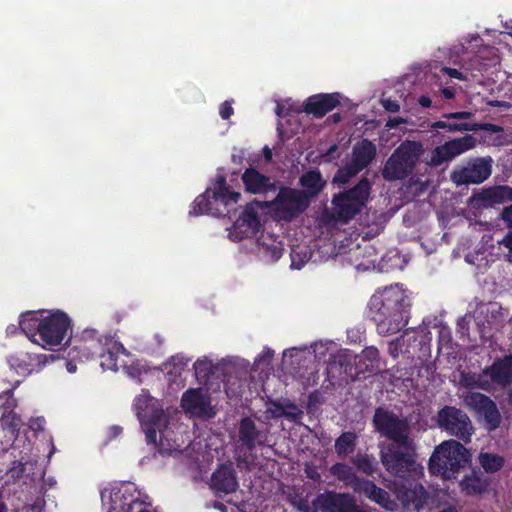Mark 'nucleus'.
<instances>
[{
	"label": "nucleus",
	"instance_id": "obj_1",
	"mask_svg": "<svg viewBox=\"0 0 512 512\" xmlns=\"http://www.w3.org/2000/svg\"><path fill=\"white\" fill-rule=\"evenodd\" d=\"M412 301L403 284L395 283L378 288L368 302V317L378 334L393 335L408 325Z\"/></svg>",
	"mask_w": 512,
	"mask_h": 512
},
{
	"label": "nucleus",
	"instance_id": "obj_2",
	"mask_svg": "<svg viewBox=\"0 0 512 512\" xmlns=\"http://www.w3.org/2000/svg\"><path fill=\"white\" fill-rule=\"evenodd\" d=\"M380 457L386 471L400 479L420 478L424 475V468L417 461L416 443L413 438L388 443L382 448Z\"/></svg>",
	"mask_w": 512,
	"mask_h": 512
},
{
	"label": "nucleus",
	"instance_id": "obj_3",
	"mask_svg": "<svg viewBox=\"0 0 512 512\" xmlns=\"http://www.w3.org/2000/svg\"><path fill=\"white\" fill-rule=\"evenodd\" d=\"M240 197L241 194L239 192L230 190L225 176L219 175L212 193L210 189H207L204 193L197 196L191 205L189 215L199 216L202 214H210L217 217H224L230 213L232 208L229 207L236 204Z\"/></svg>",
	"mask_w": 512,
	"mask_h": 512
},
{
	"label": "nucleus",
	"instance_id": "obj_4",
	"mask_svg": "<svg viewBox=\"0 0 512 512\" xmlns=\"http://www.w3.org/2000/svg\"><path fill=\"white\" fill-rule=\"evenodd\" d=\"M471 463L469 450L457 440H447L438 445L429 459V471L451 479L455 473Z\"/></svg>",
	"mask_w": 512,
	"mask_h": 512
},
{
	"label": "nucleus",
	"instance_id": "obj_5",
	"mask_svg": "<svg viewBox=\"0 0 512 512\" xmlns=\"http://www.w3.org/2000/svg\"><path fill=\"white\" fill-rule=\"evenodd\" d=\"M423 153L420 142L406 140L387 159L381 174L387 181L403 180L411 175Z\"/></svg>",
	"mask_w": 512,
	"mask_h": 512
},
{
	"label": "nucleus",
	"instance_id": "obj_6",
	"mask_svg": "<svg viewBox=\"0 0 512 512\" xmlns=\"http://www.w3.org/2000/svg\"><path fill=\"white\" fill-rule=\"evenodd\" d=\"M371 183L363 177L352 188L335 194L332 198L336 219L344 223L361 212L369 198Z\"/></svg>",
	"mask_w": 512,
	"mask_h": 512
},
{
	"label": "nucleus",
	"instance_id": "obj_7",
	"mask_svg": "<svg viewBox=\"0 0 512 512\" xmlns=\"http://www.w3.org/2000/svg\"><path fill=\"white\" fill-rule=\"evenodd\" d=\"M437 427L465 444L471 442L474 426L465 411L455 406L445 405L434 417Z\"/></svg>",
	"mask_w": 512,
	"mask_h": 512
},
{
	"label": "nucleus",
	"instance_id": "obj_8",
	"mask_svg": "<svg viewBox=\"0 0 512 512\" xmlns=\"http://www.w3.org/2000/svg\"><path fill=\"white\" fill-rule=\"evenodd\" d=\"M133 408L145 433L147 443L156 445L157 431H160L164 417L163 409L158 401L147 393L134 399Z\"/></svg>",
	"mask_w": 512,
	"mask_h": 512
},
{
	"label": "nucleus",
	"instance_id": "obj_9",
	"mask_svg": "<svg viewBox=\"0 0 512 512\" xmlns=\"http://www.w3.org/2000/svg\"><path fill=\"white\" fill-rule=\"evenodd\" d=\"M372 422L375 431L389 439V443H397L412 438L409 421L400 418L396 413L384 407L375 409Z\"/></svg>",
	"mask_w": 512,
	"mask_h": 512
},
{
	"label": "nucleus",
	"instance_id": "obj_10",
	"mask_svg": "<svg viewBox=\"0 0 512 512\" xmlns=\"http://www.w3.org/2000/svg\"><path fill=\"white\" fill-rule=\"evenodd\" d=\"M419 478H406L394 483V494L404 509L413 512L422 510L428 502L429 493L418 482Z\"/></svg>",
	"mask_w": 512,
	"mask_h": 512
},
{
	"label": "nucleus",
	"instance_id": "obj_11",
	"mask_svg": "<svg viewBox=\"0 0 512 512\" xmlns=\"http://www.w3.org/2000/svg\"><path fill=\"white\" fill-rule=\"evenodd\" d=\"M463 403L468 409L483 417L489 431H494L500 426L501 414L489 396L480 392H467L463 395Z\"/></svg>",
	"mask_w": 512,
	"mask_h": 512
},
{
	"label": "nucleus",
	"instance_id": "obj_12",
	"mask_svg": "<svg viewBox=\"0 0 512 512\" xmlns=\"http://www.w3.org/2000/svg\"><path fill=\"white\" fill-rule=\"evenodd\" d=\"M41 340L47 346H57L67 336L71 330V319L60 310L50 312L44 317V323L41 326Z\"/></svg>",
	"mask_w": 512,
	"mask_h": 512
},
{
	"label": "nucleus",
	"instance_id": "obj_13",
	"mask_svg": "<svg viewBox=\"0 0 512 512\" xmlns=\"http://www.w3.org/2000/svg\"><path fill=\"white\" fill-rule=\"evenodd\" d=\"M484 377H489L493 384L506 387L512 384V354L497 357L490 366L482 370L479 376L477 386L483 390H488L490 383Z\"/></svg>",
	"mask_w": 512,
	"mask_h": 512
},
{
	"label": "nucleus",
	"instance_id": "obj_14",
	"mask_svg": "<svg viewBox=\"0 0 512 512\" xmlns=\"http://www.w3.org/2000/svg\"><path fill=\"white\" fill-rule=\"evenodd\" d=\"M476 146V139L472 135H465L446 141L444 144L434 148L428 165L438 167L453 160L455 157L473 149Z\"/></svg>",
	"mask_w": 512,
	"mask_h": 512
},
{
	"label": "nucleus",
	"instance_id": "obj_15",
	"mask_svg": "<svg viewBox=\"0 0 512 512\" xmlns=\"http://www.w3.org/2000/svg\"><path fill=\"white\" fill-rule=\"evenodd\" d=\"M106 337V335H100L95 329H85L75 339V345L72 347L69 355L81 361L95 359L98 355H103Z\"/></svg>",
	"mask_w": 512,
	"mask_h": 512
},
{
	"label": "nucleus",
	"instance_id": "obj_16",
	"mask_svg": "<svg viewBox=\"0 0 512 512\" xmlns=\"http://www.w3.org/2000/svg\"><path fill=\"white\" fill-rule=\"evenodd\" d=\"M310 200L311 198L305 191L284 187L279 190L274 202L286 214V218L292 219L309 207Z\"/></svg>",
	"mask_w": 512,
	"mask_h": 512
},
{
	"label": "nucleus",
	"instance_id": "obj_17",
	"mask_svg": "<svg viewBox=\"0 0 512 512\" xmlns=\"http://www.w3.org/2000/svg\"><path fill=\"white\" fill-rule=\"evenodd\" d=\"M512 202V187L508 185H494L474 192L470 203L477 209H488L496 205Z\"/></svg>",
	"mask_w": 512,
	"mask_h": 512
},
{
	"label": "nucleus",
	"instance_id": "obj_18",
	"mask_svg": "<svg viewBox=\"0 0 512 512\" xmlns=\"http://www.w3.org/2000/svg\"><path fill=\"white\" fill-rule=\"evenodd\" d=\"M492 160L480 158L469 166L453 171L451 179L456 185L480 184L492 173Z\"/></svg>",
	"mask_w": 512,
	"mask_h": 512
},
{
	"label": "nucleus",
	"instance_id": "obj_19",
	"mask_svg": "<svg viewBox=\"0 0 512 512\" xmlns=\"http://www.w3.org/2000/svg\"><path fill=\"white\" fill-rule=\"evenodd\" d=\"M260 228L261 223L257 211L252 206L247 205L229 230V236L235 241H241L255 236Z\"/></svg>",
	"mask_w": 512,
	"mask_h": 512
},
{
	"label": "nucleus",
	"instance_id": "obj_20",
	"mask_svg": "<svg viewBox=\"0 0 512 512\" xmlns=\"http://www.w3.org/2000/svg\"><path fill=\"white\" fill-rule=\"evenodd\" d=\"M354 490L387 511L394 512L398 509V504L391 497L390 493L378 487L372 480H358L355 483Z\"/></svg>",
	"mask_w": 512,
	"mask_h": 512
},
{
	"label": "nucleus",
	"instance_id": "obj_21",
	"mask_svg": "<svg viewBox=\"0 0 512 512\" xmlns=\"http://www.w3.org/2000/svg\"><path fill=\"white\" fill-rule=\"evenodd\" d=\"M267 440L266 434L257 428L251 417H243L238 424V442L247 451L252 452L258 446L262 447Z\"/></svg>",
	"mask_w": 512,
	"mask_h": 512
},
{
	"label": "nucleus",
	"instance_id": "obj_22",
	"mask_svg": "<svg viewBox=\"0 0 512 512\" xmlns=\"http://www.w3.org/2000/svg\"><path fill=\"white\" fill-rule=\"evenodd\" d=\"M210 487L217 494H230L235 492L238 487L236 471L231 464H221L212 473Z\"/></svg>",
	"mask_w": 512,
	"mask_h": 512
},
{
	"label": "nucleus",
	"instance_id": "obj_23",
	"mask_svg": "<svg viewBox=\"0 0 512 512\" xmlns=\"http://www.w3.org/2000/svg\"><path fill=\"white\" fill-rule=\"evenodd\" d=\"M241 179L245 190L252 194L265 195L277 189L276 183L271 177L260 173L253 167L245 169Z\"/></svg>",
	"mask_w": 512,
	"mask_h": 512
},
{
	"label": "nucleus",
	"instance_id": "obj_24",
	"mask_svg": "<svg viewBox=\"0 0 512 512\" xmlns=\"http://www.w3.org/2000/svg\"><path fill=\"white\" fill-rule=\"evenodd\" d=\"M323 512H355L358 505L347 493L327 492L318 497Z\"/></svg>",
	"mask_w": 512,
	"mask_h": 512
},
{
	"label": "nucleus",
	"instance_id": "obj_25",
	"mask_svg": "<svg viewBox=\"0 0 512 512\" xmlns=\"http://www.w3.org/2000/svg\"><path fill=\"white\" fill-rule=\"evenodd\" d=\"M340 104V94H317L307 98L304 111L316 118H322Z\"/></svg>",
	"mask_w": 512,
	"mask_h": 512
},
{
	"label": "nucleus",
	"instance_id": "obj_26",
	"mask_svg": "<svg viewBox=\"0 0 512 512\" xmlns=\"http://www.w3.org/2000/svg\"><path fill=\"white\" fill-rule=\"evenodd\" d=\"M355 355L351 354L348 350L339 351L330 356L327 364V376L329 379L336 377V373L344 374L349 377L357 375L355 373Z\"/></svg>",
	"mask_w": 512,
	"mask_h": 512
},
{
	"label": "nucleus",
	"instance_id": "obj_27",
	"mask_svg": "<svg viewBox=\"0 0 512 512\" xmlns=\"http://www.w3.org/2000/svg\"><path fill=\"white\" fill-rule=\"evenodd\" d=\"M490 485L491 479L485 476L480 469H472L459 482L461 492L471 497L488 492Z\"/></svg>",
	"mask_w": 512,
	"mask_h": 512
},
{
	"label": "nucleus",
	"instance_id": "obj_28",
	"mask_svg": "<svg viewBox=\"0 0 512 512\" xmlns=\"http://www.w3.org/2000/svg\"><path fill=\"white\" fill-rule=\"evenodd\" d=\"M45 310L40 311H26L19 317V327L22 332L33 342H37L35 337L38 335L41 338V326L44 323Z\"/></svg>",
	"mask_w": 512,
	"mask_h": 512
},
{
	"label": "nucleus",
	"instance_id": "obj_29",
	"mask_svg": "<svg viewBox=\"0 0 512 512\" xmlns=\"http://www.w3.org/2000/svg\"><path fill=\"white\" fill-rule=\"evenodd\" d=\"M139 496L140 492H137V496H134L133 493L129 492V487H126L123 492L119 491V493H115L112 496L114 504L112 509L116 510L117 499H120V512H152L148 509L150 503L141 500Z\"/></svg>",
	"mask_w": 512,
	"mask_h": 512
},
{
	"label": "nucleus",
	"instance_id": "obj_30",
	"mask_svg": "<svg viewBox=\"0 0 512 512\" xmlns=\"http://www.w3.org/2000/svg\"><path fill=\"white\" fill-rule=\"evenodd\" d=\"M355 373H376L380 370V355L376 347L370 346L362 350L361 354L354 357Z\"/></svg>",
	"mask_w": 512,
	"mask_h": 512
},
{
	"label": "nucleus",
	"instance_id": "obj_31",
	"mask_svg": "<svg viewBox=\"0 0 512 512\" xmlns=\"http://www.w3.org/2000/svg\"><path fill=\"white\" fill-rule=\"evenodd\" d=\"M103 348V355H98V358L101 359V367L116 371L118 369V357L120 354L125 353L126 349L122 343L115 340L112 336L106 337Z\"/></svg>",
	"mask_w": 512,
	"mask_h": 512
},
{
	"label": "nucleus",
	"instance_id": "obj_32",
	"mask_svg": "<svg viewBox=\"0 0 512 512\" xmlns=\"http://www.w3.org/2000/svg\"><path fill=\"white\" fill-rule=\"evenodd\" d=\"M376 153V145L369 139H362L354 145L350 161L363 170L372 163Z\"/></svg>",
	"mask_w": 512,
	"mask_h": 512
},
{
	"label": "nucleus",
	"instance_id": "obj_33",
	"mask_svg": "<svg viewBox=\"0 0 512 512\" xmlns=\"http://www.w3.org/2000/svg\"><path fill=\"white\" fill-rule=\"evenodd\" d=\"M299 184L304 188L310 198L317 196L326 186L322 174L318 169H312L301 175Z\"/></svg>",
	"mask_w": 512,
	"mask_h": 512
},
{
	"label": "nucleus",
	"instance_id": "obj_34",
	"mask_svg": "<svg viewBox=\"0 0 512 512\" xmlns=\"http://www.w3.org/2000/svg\"><path fill=\"white\" fill-rule=\"evenodd\" d=\"M207 404L208 400L200 388L188 389L183 393L181 398L182 408L189 412L202 411Z\"/></svg>",
	"mask_w": 512,
	"mask_h": 512
},
{
	"label": "nucleus",
	"instance_id": "obj_35",
	"mask_svg": "<svg viewBox=\"0 0 512 512\" xmlns=\"http://www.w3.org/2000/svg\"><path fill=\"white\" fill-rule=\"evenodd\" d=\"M268 403L274 407L271 411L273 418L284 417L291 421H297L303 415V412L297 407V405L289 400L283 404L278 400L270 399Z\"/></svg>",
	"mask_w": 512,
	"mask_h": 512
},
{
	"label": "nucleus",
	"instance_id": "obj_36",
	"mask_svg": "<svg viewBox=\"0 0 512 512\" xmlns=\"http://www.w3.org/2000/svg\"><path fill=\"white\" fill-rule=\"evenodd\" d=\"M357 445V435L354 432H343L335 440V452L339 458H346L353 453Z\"/></svg>",
	"mask_w": 512,
	"mask_h": 512
},
{
	"label": "nucleus",
	"instance_id": "obj_37",
	"mask_svg": "<svg viewBox=\"0 0 512 512\" xmlns=\"http://www.w3.org/2000/svg\"><path fill=\"white\" fill-rule=\"evenodd\" d=\"M478 459L481 467L486 473H496L500 471L505 463L503 456L490 452H481Z\"/></svg>",
	"mask_w": 512,
	"mask_h": 512
},
{
	"label": "nucleus",
	"instance_id": "obj_38",
	"mask_svg": "<svg viewBox=\"0 0 512 512\" xmlns=\"http://www.w3.org/2000/svg\"><path fill=\"white\" fill-rule=\"evenodd\" d=\"M361 171L362 170L359 167H357L353 162L350 161L346 163L345 166L340 167L337 170L333 177V182L339 184H346L351 180V178L356 176Z\"/></svg>",
	"mask_w": 512,
	"mask_h": 512
},
{
	"label": "nucleus",
	"instance_id": "obj_39",
	"mask_svg": "<svg viewBox=\"0 0 512 512\" xmlns=\"http://www.w3.org/2000/svg\"><path fill=\"white\" fill-rule=\"evenodd\" d=\"M352 462L358 471L366 475L372 476L377 471V463L367 454H358Z\"/></svg>",
	"mask_w": 512,
	"mask_h": 512
},
{
	"label": "nucleus",
	"instance_id": "obj_40",
	"mask_svg": "<svg viewBox=\"0 0 512 512\" xmlns=\"http://www.w3.org/2000/svg\"><path fill=\"white\" fill-rule=\"evenodd\" d=\"M330 472L340 481L350 482L355 480L357 482L358 480H360L355 475L352 468L345 463H335L334 465L331 466Z\"/></svg>",
	"mask_w": 512,
	"mask_h": 512
},
{
	"label": "nucleus",
	"instance_id": "obj_41",
	"mask_svg": "<svg viewBox=\"0 0 512 512\" xmlns=\"http://www.w3.org/2000/svg\"><path fill=\"white\" fill-rule=\"evenodd\" d=\"M432 130H445L448 132H462L473 130L472 126L468 123H453L449 121L439 120L431 124Z\"/></svg>",
	"mask_w": 512,
	"mask_h": 512
},
{
	"label": "nucleus",
	"instance_id": "obj_42",
	"mask_svg": "<svg viewBox=\"0 0 512 512\" xmlns=\"http://www.w3.org/2000/svg\"><path fill=\"white\" fill-rule=\"evenodd\" d=\"M17 405L16 399L13 396L12 390H7L0 394V408L2 411V416H7L13 412Z\"/></svg>",
	"mask_w": 512,
	"mask_h": 512
},
{
	"label": "nucleus",
	"instance_id": "obj_43",
	"mask_svg": "<svg viewBox=\"0 0 512 512\" xmlns=\"http://www.w3.org/2000/svg\"><path fill=\"white\" fill-rule=\"evenodd\" d=\"M500 219L505 223L506 228L512 229V204L503 208L500 213Z\"/></svg>",
	"mask_w": 512,
	"mask_h": 512
},
{
	"label": "nucleus",
	"instance_id": "obj_44",
	"mask_svg": "<svg viewBox=\"0 0 512 512\" xmlns=\"http://www.w3.org/2000/svg\"><path fill=\"white\" fill-rule=\"evenodd\" d=\"M233 113L234 109L231 106V103L228 101H225L220 105L219 114L222 119L228 120L233 115Z\"/></svg>",
	"mask_w": 512,
	"mask_h": 512
},
{
	"label": "nucleus",
	"instance_id": "obj_45",
	"mask_svg": "<svg viewBox=\"0 0 512 512\" xmlns=\"http://www.w3.org/2000/svg\"><path fill=\"white\" fill-rule=\"evenodd\" d=\"M381 103L383 108L388 112L397 113L400 111V105L396 100L383 99Z\"/></svg>",
	"mask_w": 512,
	"mask_h": 512
},
{
	"label": "nucleus",
	"instance_id": "obj_46",
	"mask_svg": "<svg viewBox=\"0 0 512 512\" xmlns=\"http://www.w3.org/2000/svg\"><path fill=\"white\" fill-rule=\"evenodd\" d=\"M267 250L271 253V258L274 261H277L278 259H280L283 255V251H284L281 243L267 246Z\"/></svg>",
	"mask_w": 512,
	"mask_h": 512
},
{
	"label": "nucleus",
	"instance_id": "obj_47",
	"mask_svg": "<svg viewBox=\"0 0 512 512\" xmlns=\"http://www.w3.org/2000/svg\"><path fill=\"white\" fill-rule=\"evenodd\" d=\"M443 117L450 119H468L471 117V113L467 111H459V112H453L449 114H444Z\"/></svg>",
	"mask_w": 512,
	"mask_h": 512
},
{
	"label": "nucleus",
	"instance_id": "obj_48",
	"mask_svg": "<svg viewBox=\"0 0 512 512\" xmlns=\"http://www.w3.org/2000/svg\"><path fill=\"white\" fill-rule=\"evenodd\" d=\"M499 243L503 245L505 248H507L510 254L512 255V229L506 233V235Z\"/></svg>",
	"mask_w": 512,
	"mask_h": 512
},
{
	"label": "nucleus",
	"instance_id": "obj_49",
	"mask_svg": "<svg viewBox=\"0 0 512 512\" xmlns=\"http://www.w3.org/2000/svg\"><path fill=\"white\" fill-rule=\"evenodd\" d=\"M443 70L451 78H455V79H458V80H465L466 79L465 76L463 75V73L460 72L459 70L455 69V68L445 67Z\"/></svg>",
	"mask_w": 512,
	"mask_h": 512
},
{
	"label": "nucleus",
	"instance_id": "obj_50",
	"mask_svg": "<svg viewBox=\"0 0 512 512\" xmlns=\"http://www.w3.org/2000/svg\"><path fill=\"white\" fill-rule=\"evenodd\" d=\"M482 129L491 133H499L503 131V128L497 124L484 123Z\"/></svg>",
	"mask_w": 512,
	"mask_h": 512
},
{
	"label": "nucleus",
	"instance_id": "obj_51",
	"mask_svg": "<svg viewBox=\"0 0 512 512\" xmlns=\"http://www.w3.org/2000/svg\"><path fill=\"white\" fill-rule=\"evenodd\" d=\"M406 123V120L401 117H395L393 119H389L386 126L389 128H396L400 124Z\"/></svg>",
	"mask_w": 512,
	"mask_h": 512
},
{
	"label": "nucleus",
	"instance_id": "obj_52",
	"mask_svg": "<svg viewBox=\"0 0 512 512\" xmlns=\"http://www.w3.org/2000/svg\"><path fill=\"white\" fill-rule=\"evenodd\" d=\"M418 103L423 108H430L432 106V100L430 99V97L425 95H421L418 98Z\"/></svg>",
	"mask_w": 512,
	"mask_h": 512
},
{
	"label": "nucleus",
	"instance_id": "obj_53",
	"mask_svg": "<svg viewBox=\"0 0 512 512\" xmlns=\"http://www.w3.org/2000/svg\"><path fill=\"white\" fill-rule=\"evenodd\" d=\"M441 95L445 98V99H453L454 96H455V91L453 88H450V87H444L441 89Z\"/></svg>",
	"mask_w": 512,
	"mask_h": 512
},
{
	"label": "nucleus",
	"instance_id": "obj_54",
	"mask_svg": "<svg viewBox=\"0 0 512 512\" xmlns=\"http://www.w3.org/2000/svg\"><path fill=\"white\" fill-rule=\"evenodd\" d=\"M206 367H207V363L205 361L197 360L194 363V368H195L196 373L203 372Z\"/></svg>",
	"mask_w": 512,
	"mask_h": 512
},
{
	"label": "nucleus",
	"instance_id": "obj_55",
	"mask_svg": "<svg viewBox=\"0 0 512 512\" xmlns=\"http://www.w3.org/2000/svg\"><path fill=\"white\" fill-rule=\"evenodd\" d=\"M489 105H491L493 107H502V108H509L510 107V104L508 102H506V101H499V100L490 101Z\"/></svg>",
	"mask_w": 512,
	"mask_h": 512
},
{
	"label": "nucleus",
	"instance_id": "obj_56",
	"mask_svg": "<svg viewBox=\"0 0 512 512\" xmlns=\"http://www.w3.org/2000/svg\"><path fill=\"white\" fill-rule=\"evenodd\" d=\"M214 508L221 511V512H227V507L225 504H223L220 501H215L213 504Z\"/></svg>",
	"mask_w": 512,
	"mask_h": 512
},
{
	"label": "nucleus",
	"instance_id": "obj_57",
	"mask_svg": "<svg viewBox=\"0 0 512 512\" xmlns=\"http://www.w3.org/2000/svg\"><path fill=\"white\" fill-rule=\"evenodd\" d=\"M304 265V261L303 260H300L299 262H297L294 258V256H292V261H291V267L294 268V269H301Z\"/></svg>",
	"mask_w": 512,
	"mask_h": 512
},
{
	"label": "nucleus",
	"instance_id": "obj_58",
	"mask_svg": "<svg viewBox=\"0 0 512 512\" xmlns=\"http://www.w3.org/2000/svg\"><path fill=\"white\" fill-rule=\"evenodd\" d=\"M122 431H123V429L120 426L115 425V426L111 427V432H112L113 437L119 436L122 433Z\"/></svg>",
	"mask_w": 512,
	"mask_h": 512
},
{
	"label": "nucleus",
	"instance_id": "obj_59",
	"mask_svg": "<svg viewBox=\"0 0 512 512\" xmlns=\"http://www.w3.org/2000/svg\"><path fill=\"white\" fill-rule=\"evenodd\" d=\"M263 151H264L265 159L268 161L271 160L272 159V151L270 150V148L266 146V147H264Z\"/></svg>",
	"mask_w": 512,
	"mask_h": 512
},
{
	"label": "nucleus",
	"instance_id": "obj_60",
	"mask_svg": "<svg viewBox=\"0 0 512 512\" xmlns=\"http://www.w3.org/2000/svg\"><path fill=\"white\" fill-rule=\"evenodd\" d=\"M338 149V146L336 144H333L329 147L325 155H331L332 153L336 152Z\"/></svg>",
	"mask_w": 512,
	"mask_h": 512
},
{
	"label": "nucleus",
	"instance_id": "obj_61",
	"mask_svg": "<svg viewBox=\"0 0 512 512\" xmlns=\"http://www.w3.org/2000/svg\"><path fill=\"white\" fill-rule=\"evenodd\" d=\"M330 118L334 123H338L341 121V115L339 113L333 114Z\"/></svg>",
	"mask_w": 512,
	"mask_h": 512
},
{
	"label": "nucleus",
	"instance_id": "obj_62",
	"mask_svg": "<svg viewBox=\"0 0 512 512\" xmlns=\"http://www.w3.org/2000/svg\"><path fill=\"white\" fill-rule=\"evenodd\" d=\"M507 402L512 407V388L508 391Z\"/></svg>",
	"mask_w": 512,
	"mask_h": 512
},
{
	"label": "nucleus",
	"instance_id": "obj_63",
	"mask_svg": "<svg viewBox=\"0 0 512 512\" xmlns=\"http://www.w3.org/2000/svg\"><path fill=\"white\" fill-rule=\"evenodd\" d=\"M299 509L301 511L308 512L309 511V506L307 504H303V505L299 506Z\"/></svg>",
	"mask_w": 512,
	"mask_h": 512
},
{
	"label": "nucleus",
	"instance_id": "obj_64",
	"mask_svg": "<svg viewBox=\"0 0 512 512\" xmlns=\"http://www.w3.org/2000/svg\"><path fill=\"white\" fill-rule=\"evenodd\" d=\"M76 367L73 366L71 363L68 364V371L69 372H75Z\"/></svg>",
	"mask_w": 512,
	"mask_h": 512
}]
</instances>
